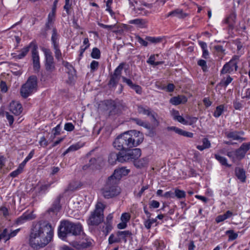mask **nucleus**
<instances>
[{"instance_id":"39448f33","label":"nucleus","mask_w":250,"mask_h":250,"mask_svg":"<svg viewBox=\"0 0 250 250\" xmlns=\"http://www.w3.org/2000/svg\"><path fill=\"white\" fill-rule=\"evenodd\" d=\"M54 227L49 223L40 221L33 223L31 234H53Z\"/></svg>"},{"instance_id":"1a4fd4ad","label":"nucleus","mask_w":250,"mask_h":250,"mask_svg":"<svg viewBox=\"0 0 250 250\" xmlns=\"http://www.w3.org/2000/svg\"><path fill=\"white\" fill-rule=\"evenodd\" d=\"M125 62L121 63L119 66L115 69L113 74H111L110 76V80L108 83V85L110 87H116L118 84L121 76L122 71L123 69Z\"/></svg>"},{"instance_id":"5fc2aeb1","label":"nucleus","mask_w":250,"mask_h":250,"mask_svg":"<svg viewBox=\"0 0 250 250\" xmlns=\"http://www.w3.org/2000/svg\"><path fill=\"white\" fill-rule=\"evenodd\" d=\"M64 128L68 131H71L74 130V126L71 123H67L65 124Z\"/></svg>"},{"instance_id":"e433bc0d","label":"nucleus","mask_w":250,"mask_h":250,"mask_svg":"<svg viewBox=\"0 0 250 250\" xmlns=\"http://www.w3.org/2000/svg\"><path fill=\"white\" fill-rule=\"evenodd\" d=\"M224 105L221 104L217 106L213 113V116L216 118H218L222 114L224 111Z\"/></svg>"},{"instance_id":"f3484780","label":"nucleus","mask_w":250,"mask_h":250,"mask_svg":"<svg viewBox=\"0 0 250 250\" xmlns=\"http://www.w3.org/2000/svg\"><path fill=\"white\" fill-rule=\"evenodd\" d=\"M9 110L15 115H19L22 111L21 104L18 102L12 101L10 104Z\"/></svg>"},{"instance_id":"f03ea898","label":"nucleus","mask_w":250,"mask_h":250,"mask_svg":"<svg viewBox=\"0 0 250 250\" xmlns=\"http://www.w3.org/2000/svg\"><path fill=\"white\" fill-rule=\"evenodd\" d=\"M82 232L83 228L80 223L62 220L58 227V234H81Z\"/></svg>"},{"instance_id":"49530a36","label":"nucleus","mask_w":250,"mask_h":250,"mask_svg":"<svg viewBox=\"0 0 250 250\" xmlns=\"http://www.w3.org/2000/svg\"><path fill=\"white\" fill-rule=\"evenodd\" d=\"M119 235H110L108 241L110 244L114 243H119L121 241V239L118 237Z\"/></svg>"},{"instance_id":"3c124183","label":"nucleus","mask_w":250,"mask_h":250,"mask_svg":"<svg viewBox=\"0 0 250 250\" xmlns=\"http://www.w3.org/2000/svg\"><path fill=\"white\" fill-rule=\"evenodd\" d=\"M149 206L150 208H156L159 207L160 203L156 200H152L149 202Z\"/></svg>"},{"instance_id":"a18cd8bd","label":"nucleus","mask_w":250,"mask_h":250,"mask_svg":"<svg viewBox=\"0 0 250 250\" xmlns=\"http://www.w3.org/2000/svg\"><path fill=\"white\" fill-rule=\"evenodd\" d=\"M197 64L202 67V69L204 72H206L208 71V66L206 61L204 60H200L198 61Z\"/></svg>"},{"instance_id":"de8ad7c7","label":"nucleus","mask_w":250,"mask_h":250,"mask_svg":"<svg viewBox=\"0 0 250 250\" xmlns=\"http://www.w3.org/2000/svg\"><path fill=\"white\" fill-rule=\"evenodd\" d=\"M50 186V184L42 185L38 188V192L39 193H44Z\"/></svg>"},{"instance_id":"f257e3e1","label":"nucleus","mask_w":250,"mask_h":250,"mask_svg":"<svg viewBox=\"0 0 250 250\" xmlns=\"http://www.w3.org/2000/svg\"><path fill=\"white\" fill-rule=\"evenodd\" d=\"M143 140V135L140 131L130 130L118 136L113 142V146L119 150L125 151L139 145Z\"/></svg>"},{"instance_id":"13d9d810","label":"nucleus","mask_w":250,"mask_h":250,"mask_svg":"<svg viewBox=\"0 0 250 250\" xmlns=\"http://www.w3.org/2000/svg\"><path fill=\"white\" fill-rule=\"evenodd\" d=\"M154 244L156 247H159L163 248H165V243L162 240H156L154 241Z\"/></svg>"},{"instance_id":"0eeeda50","label":"nucleus","mask_w":250,"mask_h":250,"mask_svg":"<svg viewBox=\"0 0 250 250\" xmlns=\"http://www.w3.org/2000/svg\"><path fill=\"white\" fill-rule=\"evenodd\" d=\"M37 86V78L36 76H31L27 80L26 83L22 85L21 88V96L24 98H27L34 90H36Z\"/></svg>"},{"instance_id":"a19ab883","label":"nucleus","mask_w":250,"mask_h":250,"mask_svg":"<svg viewBox=\"0 0 250 250\" xmlns=\"http://www.w3.org/2000/svg\"><path fill=\"white\" fill-rule=\"evenodd\" d=\"M146 40L147 41V42H149L152 43H157L159 42H160L162 41V38L160 37H150V36H146Z\"/></svg>"},{"instance_id":"4d7b16f0","label":"nucleus","mask_w":250,"mask_h":250,"mask_svg":"<svg viewBox=\"0 0 250 250\" xmlns=\"http://www.w3.org/2000/svg\"><path fill=\"white\" fill-rule=\"evenodd\" d=\"M61 132V127L60 125H57L55 127L53 128L52 129V132L53 135L55 136L56 135H58L60 134Z\"/></svg>"},{"instance_id":"c9c22d12","label":"nucleus","mask_w":250,"mask_h":250,"mask_svg":"<svg viewBox=\"0 0 250 250\" xmlns=\"http://www.w3.org/2000/svg\"><path fill=\"white\" fill-rule=\"evenodd\" d=\"M54 49L55 57L58 61L62 60V54L60 49V46L53 47Z\"/></svg>"},{"instance_id":"bf43d9fd","label":"nucleus","mask_w":250,"mask_h":250,"mask_svg":"<svg viewBox=\"0 0 250 250\" xmlns=\"http://www.w3.org/2000/svg\"><path fill=\"white\" fill-rule=\"evenodd\" d=\"M40 145L42 147H45L48 145V141L45 138L44 136L42 137L40 141H39Z\"/></svg>"},{"instance_id":"c756f323","label":"nucleus","mask_w":250,"mask_h":250,"mask_svg":"<svg viewBox=\"0 0 250 250\" xmlns=\"http://www.w3.org/2000/svg\"><path fill=\"white\" fill-rule=\"evenodd\" d=\"M132 121L136 124L137 125L143 126L144 127L150 129V125L148 122H146L143 121L142 120L139 119V118H132Z\"/></svg>"},{"instance_id":"774afa93","label":"nucleus","mask_w":250,"mask_h":250,"mask_svg":"<svg viewBox=\"0 0 250 250\" xmlns=\"http://www.w3.org/2000/svg\"><path fill=\"white\" fill-rule=\"evenodd\" d=\"M1 212L4 217H6L9 215L8 209L5 207H2L0 208Z\"/></svg>"},{"instance_id":"ea45409f","label":"nucleus","mask_w":250,"mask_h":250,"mask_svg":"<svg viewBox=\"0 0 250 250\" xmlns=\"http://www.w3.org/2000/svg\"><path fill=\"white\" fill-rule=\"evenodd\" d=\"M78 188V185L77 183L75 182L70 183L67 188L64 190V192H67L68 191H74L77 190Z\"/></svg>"},{"instance_id":"6ab92c4d","label":"nucleus","mask_w":250,"mask_h":250,"mask_svg":"<svg viewBox=\"0 0 250 250\" xmlns=\"http://www.w3.org/2000/svg\"><path fill=\"white\" fill-rule=\"evenodd\" d=\"M167 131H173L176 133L180 135L188 138H192L193 136V134L192 133L185 131L176 126H168L167 128Z\"/></svg>"},{"instance_id":"6e6552de","label":"nucleus","mask_w":250,"mask_h":250,"mask_svg":"<svg viewBox=\"0 0 250 250\" xmlns=\"http://www.w3.org/2000/svg\"><path fill=\"white\" fill-rule=\"evenodd\" d=\"M42 51L45 56V68L47 72L52 73L55 71L56 66L54 58L50 50L43 48Z\"/></svg>"},{"instance_id":"f704fd0d","label":"nucleus","mask_w":250,"mask_h":250,"mask_svg":"<svg viewBox=\"0 0 250 250\" xmlns=\"http://www.w3.org/2000/svg\"><path fill=\"white\" fill-rule=\"evenodd\" d=\"M214 157L222 166H224L228 167H231L230 165L228 164L227 159L225 157L216 154L214 155Z\"/></svg>"},{"instance_id":"aec40b11","label":"nucleus","mask_w":250,"mask_h":250,"mask_svg":"<svg viewBox=\"0 0 250 250\" xmlns=\"http://www.w3.org/2000/svg\"><path fill=\"white\" fill-rule=\"evenodd\" d=\"M62 64L66 67L67 70V73L69 75L68 79L71 82L74 80V76L76 75V70L74 67L70 63L62 60Z\"/></svg>"},{"instance_id":"6e6d98bb","label":"nucleus","mask_w":250,"mask_h":250,"mask_svg":"<svg viewBox=\"0 0 250 250\" xmlns=\"http://www.w3.org/2000/svg\"><path fill=\"white\" fill-rule=\"evenodd\" d=\"M122 79L123 82L126 83L130 88H132V87L134 85V84L133 83L132 81L130 79H127L124 76H122Z\"/></svg>"},{"instance_id":"c85d7f7f","label":"nucleus","mask_w":250,"mask_h":250,"mask_svg":"<svg viewBox=\"0 0 250 250\" xmlns=\"http://www.w3.org/2000/svg\"><path fill=\"white\" fill-rule=\"evenodd\" d=\"M133 162L134 165L136 167L141 168L145 167L147 164L148 160L147 158L144 157L139 160L137 159Z\"/></svg>"},{"instance_id":"4468645a","label":"nucleus","mask_w":250,"mask_h":250,"mask_svg":"<svg viewBox=\"0 0 250 250\" xmlns=\"http://www.w3.org/2000/svg\"><path fill=\"white\" fill-rule=\"evenodd\" d=\"M130 170L126 169L125 167H122L115 169L114 173L109 177H111L112 180H116V182H118L122 177V176L128 175Z\"/></svg>"},{"instance_id":"72a5a7b5","label":"nucleus","mask_w":250,"mask_h":250,"mask_svg":"<svg viewBox=\"0 0 250 250\" xmlns=\"http://www.w3.org/2000/svg\"><path fill=\"white\" fill-rule=\"evenodd\" d=\"M112 229L113 227L111 222L107 221V223H105L101 228V231L104 233V234H107L110 232Z\"/></svg>"},{"instance_id":"338daca9","label":"nucleus","mask_w":250,"mask_h":250,"mask_svg":"<svg viewBox=\"0 0 250 250\" xmlns=\"http://www.w3.org/2000/svg\"><path fill=\"white\" fill-rule=\"evenodd\" d=\"M233 105L234 108L236 110H241L242 107V104L237 101L233 102Z\"/></svg>"},{"instance_id":"cd10ccee","label":"nucleus","mask_w":250,"mask_h":250,"mask_svg":"<svg viewBox=\"0 0 250 250\" xmlns=\"http://www.w3.org/2000/svg\"><path fill=\"white\" fill-rule=\"evenodd\" d=\"M167 17L172 16V17H176L179 18H183L187 16V15L185 13H183V11L181 9H176L174 10H173L167 14Z\"/></svg>"},{"instance_id":"7ed1b4c3","label":"nucleus","mask_w":250,"mask_h":250,"mask_svg":"<svg viewBox=\"0 0 250 250\" xmlns=\"http://www.w3.org/2000/svg\"><path fill=\"white\" fill-rule=\"evenodd\" d=\"M116 180L108 177L105 184L101 189L102 195L105 199H110L118 196L121 192V189L118 186Z\"/></svg>"},{"instance_id":"9d476101","label":"nucleus","mask_w":250,"mask_h":250,"mask_svg":"<svg viewBox=\"0 0 250 250\" xmlns=\"http://www.w3.org/2000/svg\"><path fill=\"white\" fill-rule=\"evenodd\" d=\"M239 60V56L234 55L232 59L228 62L226 63L221 70V74H225L230 73L232 71H237L238 68L237 63Z\"/></svg>"},{"instance_id":"ddd939ff","label":"nucleus","mask_w":250,"mask_h":250,"mask_svg":"<svg viewBox=\"0 0 250 250\" xmlns=\"http://www.w3.org/2000/svg\"><path fill=\"white\" fill-rule=\"evenodd\" d=\"M69 244L73 248L78 250H81L90 247L91 245L90 241H88L86 239H76L69 242Z\"/></svg>"},{"instance_id":"37998d69","label":"nucleus","mask_w":250,"mask_h":250,"mask_svg":"<svg viewBox=\"0 0 250 250\" xmlns=\"http://www.w3.org/2000/svg\"><path fill=\"white\" fill-rule=\"evenodd\" d=\"M174 197L176 196L177 198L181 199L185 198L186 193L184 190H180L179 189H175L174 191Z\"/></svg>"},{"instance_id":"9b49d317","label":"nucleus","mask_w":250,"mask_h":250,"mask_svg":"<svg viewBox=\"0 0 250 250\" xmlns=\"http://www.w3.org/2000/svg\"><path fill=\"white\" fill-rule=\"evenodd\" d=\"M124 162L134 161L141 155V150L140 148L129 149L125 151H122Z\"/></svg>"},{"instance_id":"e2e57ef3","label":"nucleus","mask_w":250,"mask_h":250,"mask_svg":"<svg viewBox=\"0 0 250 250\" xmlns=\"http://www.w3.org/2000/svg\"><path fill=\"white\" fill-rule=\"evenodd\" d=\"M203 145L206 148H208L210 147L211 144L210 141L206 138H204L202 140Z\"/></svg>"},{"instance_id":"603ef678","label":"nucleus","mask_w":250,"mask_h":250,"mask_svg":"<svg viewBox=\"0 0 250 250\" xmlns=\"http://www.w3.org/2000/svg\"><path fill=\"white\" fill-rule=\"evenodd\" d=\"M227 155L231 160L233 163H235L237 161L234 151H228L227 153Z\"/></svg>"},{"instance_id":"5701e85b","label":"nucleus","mask_w":250,"mask_h":250,"mask_svg":"<svg viewBox=\"0 0 250 250\" xmlns=\"http://www.w3.org/2000/svg\"><path fill=\"white\" fill-rule=\"evenodd\" d=\"M225 134L228 138L232 139L233 140H237L239 141V142H242L246 140V138L241 137L239 135V133L237 131L226 132Z\"/></svg>"},{"instance_id":"bb28decb","label":"nucleus","mask_w":250,"mask_h":250,"mask_svg":"<svg viewBox=\"0 0 250 250\" xmlns=\"http://www.w3.org/2000/svg\"><path fill=\"white\" fill-rule=\"evenodd\" d=\"M59 37L60 35L57 32V29L56 28H54L52 30V34L51 39L53 47L60 46L59 42Z\"/></svg>"},{"instance_id":"79ce46f5","label":"nucleus","mask_w":250,"mask_h":250,"mask_svg":"<svg viewBox=\"0 0 250 250\" xmlns=\"http://www.w3.org/2000/svg\"><path fill=\"white\" fill-rule=\"evenodd\" d=\"M2 114H3L2 116H3L4 114L5 115L6 119H7V120H8V121L9 122L10 126L12 127V125H13V122H14V119L13 116L10 115L9 113V112H7V111L4 112V111H3Z\"/></svg>"},{"instance_id":"dca6fc26","label":"nucleus","mask_w":250,"mask_h":250,"mask_svg":"<svg viewBox=\"0 0 250 250\" xmlns=\"http://www.w3.org/2000/svg\"><path fill=\"white\" fill-rule=\"evenodd\" d=\"M62 196L59 195L54 200L52 206L48 209L47 212L51 215H57L60 210L62 206L60 204L61 199Z\"/></svg>"},{"instance_id":"09e8293b","label":"nucleus","mask_w":250,"mask_h":250,"mask_svg":"<svg viewBox=\"0 0 250 250\" xmlns=\"http://www.w3.org/2000/svg\"><path fill=\"white\" fill-rule=\"evenodd\" d=\"M130 219V215L129 213L125 212L123 213L121 217V220L122 222H125L127 223Z\"/></svg>"},{"instance_id":"20e7f679","label":"nucleus","mask_w":250,"mask_h":250,"mask_svg":"<svg viewBox=\"0 0 250 250\" xmlns=\"http://www.w3.org/2000/svg\"><path fill=\"white\" fill-rule=\"evenodd\" d=\"M105 208V206L101 202L97 204L95 209L91 212L87 220L88 225L97 226L103 221Z\"/></svg>"},{"instance_id":"2eb2a0df","label":"nucleus","mask_w":250,"mask_h":250,"mask_svg":"<svg viewBox=\"0 0 250 250\" xmlns=\"http://www.w3.org/2000/svg\"><path fill=\"white\" fill-rule=\"evenodd\" d=\"M32 59L34 70L38 72L40 69L41 65L37 45H34V47L32 48Z\"/></svg>"},{"instance_id":"864d4df0","label":"nucleus","mask_w":250,"mask_h":250,"mask_svg":"<svg viewBox=\"0 0 250 250\" xmlns=\"http://www.w3.org/2000/svg\"><path fill=\"white\" fill-rule=\"evenodd\" d=\"M214 48V49L218 53H221L222 54H223V55H224L225 54V49H224L223 46H222L221 45H215Z\"/></svg>"},{"instance_id":"0e129e2a","label":"nucleus","mask_w":250,"mask_h":250,"mask_svg":"<svg viewBox=\"0 0 250 250\" xmlns=\"http://www.w3.org/2000/svg\"><path fill=\"white\" fill-rule=\"evenodd\" d=\"M131 88L134 89L137 94H141L142 92V88L139 85L134 84Z\"/></svg>"},{"instance_id":"58836bf2","label":"nucleus","mask_w":250,"mask_h":250,"mask_svg":"<svg viewBox=\"0 0 250 250\" xmlns=\"http://www.w3.org/2000/svg\"><path fill=\"white\" fill-rule=\"evenodd\" d=\"M232 78L230 76H228L226 80H222L218 85L222 87H226L232 82Z\"/></svg>"},{"instance_id":"412c9836","label":"nucleus","mask_w":250,"mask_h":250,"mask_svg":"<svg viewBox=\"0 0 250 250\" xmlns=\"http://www.w3.org/2000/svg\"><path fill=\"white\" fill-rule=\"evenodd\" d=\"M35 218L36 216L33 213V212L28 214L24 213L21 216L17 219L16 223L17 224H21L25 221L31 220Z\"/></svg>"},{"instance_id":"a878e982","label":"nucleus","mask_w":250,"mask_h":250,"mask_svg":"<svg viewBox=\"0 0 250 250\" xmlns=\"http://www.w3.org/2000/svg\"><path fill=\"white\" fill-rule=\"evenodd\" d=\"M187 101L186 97L180 95L177 97H173L170 99V103L173 105H177L181 104H184Z\"/></svg>"},{"instance_id":"7c9ffc66","label":"nucleus","mask_w":250,"mask_h":250,"mask_svg":"<svg viewBox=\"0 0 250 250\" xmlns=\"http://www.w3.org/2000/svg\"><path fill=\"white\" fill-rule=\"evenodd\" d=\"M99 166V164L98 163V160L95 158H92L89 161V163L83 166V169H85L86 168L88 167H91V169H97Z\"/></svg>"},{"instance_id":"473e14b6","label":"nucleus","mask_w":250,"mask_h":250,"mask_svg":"<svg viewBox=\"0 0 250 250\" xmlns=\"http://www.w3.org/2000/svg\"><path fill=\"white\" fill-rule=\"evenodd\" d=\"M138 112L140 114L150 116L151 114V109L148 107H144L142 105H138Z\"/></svg>"},{"instance_id":"4c0bfd02","label":"nucleus","mask_w":250,"mask_h":250,"mask_svg":"<svg viewBox=\"0 0 250 250\" xmlns=\"http://www.w3.org/2000/svg\"><path fill=\"white\" fill-rule=\"evenodd\" d=\"M91 56L93 59H100L101 57L100 50L97 47L93 48L91 53Z\"/></svg>"},{"instance_id":"8fccbe9b","label":"nucleus","mask_w":250,"mask_h":250,"mask_svg":"<svg viewBox=\"0 0 250 250\" xmlns=\"http://www.w3.org/2000/svg\"><path fill=\"white\" fill-rule=\"evenodd\" d=\"M135 39H136L137 42L142 45L144 46H147L148 45V42H147V41H146V39L144 40L140 36L137 35L135 37Z\"/></svg>"},{"instance_id":"052dcab7","label":"nucleus","mask_w":250,"mask_h":250,"mask_svg":"<svg viewBox=\"0 0 250 250\" xmlns=\"http://www.w3.org/2000/svg\"><path fill=\"white\" fill-rule=\"evenodd\" d=\"M22 171L18 167L16 170L10 173V175L11 177L14 178L21 174Z\"/></svg>"},{"instance_id":"f8f14e48","label":"nucleus","mask_w":250,"mask_h":250,"mask_svg":"<svg viewBox=\"0 0 250 250\" xmlns=\"http://www.w3.org/2000/svg\"><path fill=\"white\" fill-rule=\"evenodd\" d=\"M250 149V142L243 143L238 148L234 150L236 161H241L243 159Z\"/></svg>"},{"instance_id":"b1692460","label":"nucleus","mask_w":250,"mask_h":250,"mask_svg":"<svg viewBox=\"0 0 250 250\" xmlns=\"http://www.w3.org/2000/svg\"><path fill=\"white\" fill-rule=\"evenodd\" d=\"M148 21L146 19H136L134 20H130L128 23L135 24L139 28H146L147 26Z\"/></svg>"},{"instance_id":"a211bd4d","label":"nucleus","mask_w":250,"mask_h":250,"mask_svg":"<svg viewBox=\"0 0 250 250\" xmlns=\"http://www.w3.org/2000/svg\"><path fill=\"white\" fill-rule=\"evenodd\" d=\"M117 161L121 163L124 162L122 151L119 152L118 153L114 152H112L110 153L108 156L109 163L111 165H114Z\"/></svg>"},{"instance_id":"680f3d73","label":"nucleus","mask_w":250,"mask_h":250,"mask_svg":"<svg viewBox=\"0 0 250 250\" xmlns=\"http://www.w3.org/2000/svg\"><path fill=\"white\" fill-rule=\"evenodd\" d=\"M175 120L178 121L179 122L182 123L183 125H188V121L185 119L182 116L179 115V116H177V118L175 119Z\"/></svg>"},{"instance_id":"69168bd1","label":"nucleus","mask_w":250,"mask_h":250,"mask_svg":"<svg viewBox=\"0 0 250 250\" xmlns=\"http://www.w3.org/2000/svg\"><path fill=\"white\" fill-rule=\"evenodd\" d=\"M99 66V62L96 61H93L90 64V68L92 71L97 69Z\"/></svg>"},{"instance_id":"423d86ee","label":"nucleus","mask_w":250,"mask_h":250,"mask_svg":"<svg viewBox=\"0 0 250 250\" xmlns=\"http://www.w3.org/2000/svg\"><path fill=\"white\" fill-rule=\"evenodd\" d=\"M53 235H30L29 244L35 250H39L46 246L52 239Z\"/></svg>"},{"instance_id":"393cba45","label":"nucleus","mask_w":250,"mask_h":250,"mask_svg":"<svg viewBox=\"0 0 250 250\" xmlns=\"http://www.w3.org/2000/svg\"><path fill=\"white\" fill-rule=\"evenodd\" d=\"M235 174L241 182L245 183L246 182V172L243 168L239 167H236L235 169Z\"/></svg>"},{"instance_id":"c03bdc74","label":"nucleus","mask_w":250,"mask_h":250,"mask_svg":"<svg viewBox=\"0 0 250 250\" xmlns=\"http://www.w3.org/2000/svg\"><path fill=\"white\" fill-rule=\"evenodd\" d=\"M80 148L78 144H75L70 146L63 153L64 155L70 151H76Z\"/></svg>"},{"instance_id":"2f4dec72","label":"nucleus","mask_w":250,"mask_h":250,"mask_svg":"<svg viewBox=\"0 0 250 250\" xmlns=\"http://www.w3.org/2000/svg\"><path fill=\"white\" fill-rule=\"evenodd\" d=\"M235 20L236 15L234 13H231L225 20V23L228 24L230 27L232 28L235 22Z\"/></svg>"},{"instance_id":"4be33fe9","label":"nucleus","mask_w":250,"mask_h":250,"mask_svg":"<svg viewBox=\"0 0 250 250\" xmlns=\"http://www.w3.org/2000/svg\"><path fill=\"white\" fill-rule=\"evenodd\" d=\"M34 45L37 44L34 42H32L28 46L23 48L20 51L19 54L15 56L14 57L17 59H21L23 58L28 53L31 47L33 48Z\"/></svg>"}]
</instances>
